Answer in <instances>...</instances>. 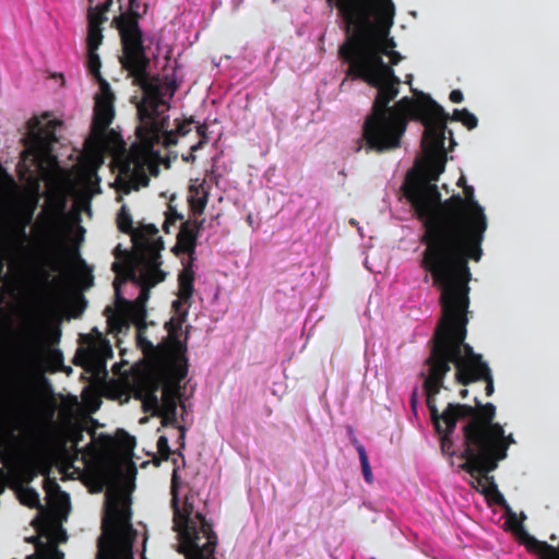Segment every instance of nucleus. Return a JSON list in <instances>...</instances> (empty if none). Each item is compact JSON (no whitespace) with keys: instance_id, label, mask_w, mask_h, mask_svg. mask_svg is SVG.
<instances>
[{"instance_id":"nucleus-1","label":"nucleus","mask_w":559,"mask_h":559,"mask_svg":"<svg viewBox=\"0 0 559 559\" xmlns=\"http://www.w3.org/2000/svg\"><path fill=\"white\" fill-rule=\"evenodd\" d=\"M413 92L417 98L402 97L392 106L391 114L373 119L372 126L368 121L362 126V140L366 151L384 152L400 146L409 120L420 121L425 131L421 146L426 158L418 173L407 175L403 185V193L414 210L415 216L424 225L437 203H440L441 193L436 182L445 168V134L450 135L451 144H455L452 131L447 128L445 110L430 95L423 92Z\"/></svg>"},{"instance_id":"nucleus-2","label":"nucleus","mask_w":559,"mask_h":559,"mask_svg":"<svg viewBox=\"0 0 559 559\" xmlns=\"http://www.w3.org/2000/svg\"><path fill=\"white\" fill-rule=\"evenodd\" d=\"M337 8L345 23L346 38L338 56L347 64L346 78L361 80L377 88L371 110L366 117L368 127L373 119L391 114L390 103L399 95L401 79L383 61L396 43L390 37L395 5L392 0H326Z\"/></svg>"},{"instance_id":"nucleus-3","label":"nucleus","mask_w":559,"mask_h":559,"mask_svg":"<svg viewBox=\"0 0 559 559\" xmlns=\"http://www.w3.org/2000/svg\"><path fill=\"white\" fill-rule=\"evenodd\" d=\"M437 203L424 224L420 242L425 246L421 265L432 280H473L468 261L478 262L488 227L484 207L472 186Z\"/></svg>"},{"instance_id":"nucleus-4","label":"nucleus","mask_w":559,"mask_h":559,"mask_svg":"<svg viewBox=\"0 0 559 559\" xmlns=\"http://www.w3.org/2000/svg\"><path fill=\"white\" fill-rule=\"evenodd\" d=\"M469 282H433L441 292L440 304L442 314L430 340L431 348L425 365L428 373L424 389L431 395H438L444 388L443 382L451 364L455 368V381L462 385L484 381L486 395L495 392L493 376L488 364L480 354L465 342L467 336V312L469 306Z\"/></svg>"},{"instance_id":"nucleus-5","label":"nucleus","mask_w":559,"mask_h":559,"mask_svg":"<svg viewBox=\"0 0 559 559\" xmlns=\"http://www.w3.org/2000/svg\"><path fill=\"white\" fill-rule=\"evenodd\" d=\"M64 369L59 349L25 348L20 369L0 388V437L11 439L32 415L36 404L34 378Z\"/></svg>"},{"instance_id":"nucleus-6","label":"nucleus","mask_w":559,"mask_h":559,"mask_svg":"<svg viewBox=\"0 0 559 559\" xmlns=\"http://www.w3.org/2000/svg\"><path fill=\"white\" fill-rule=\"evenodd\" d=\"M476 417L462 427L464 460L461 468L466 473H491L508 455L510 445L515 443L513 435H506L504 428L495 423L497 408L492 403H481L474 397Z\"/></svg>"},{"instance_id":"nucleus-7","label":"nucleus","mask_w":559,"mask_h":559,"mask_svg":"<svg viewBox=\"0 0 559 559\" xmlns=\"http://www.w3.org/2000/svg\"><path fill=\"white\" fill-rule=\"evenodd\" d=\"M132 239L138 247L136 252L124 250L120 245L114 250V280H164L159 253L164 242L157 227L143 224L134 229Z\"/></svg>"},{"instance_id":"nucleus-8","label":"nucleus","mask_w":559,"mask_h":559,"mask_svg":"<svg viewBox=\"0 0 559 559\" xmlns=\"http://www.w3.org/2000/svg\"><path fill=\"white\" fill-rule=\"evenodd\" d=\"M118 32L121 41L119 62L132 84L143 91L144 98L163 92L159 79L150 74L151 61L145 52L143 32L134 17H120Z\"/></svg>"},{"instance_id":"nucleus-9","label":"nucleus","mask_w":559,"mask_h":559,"mask_svg":"<svg viewBox=\"0 0 559 559\" xmlns=\"http://www.w3.org/2000/svg\"><path fill=\"white\" fill-rule=\"evenodd\" d=\"M102 530L96 559H133L132 539L135 531L129 508L121 506L118 500L110 502L103 518Z\"/></svg>"},{"instance_id":"nucleus-10","label":"nucleus","mask_w":559,"mask_h":559,"mask_svg":"<svg viewBox=\"0 0 559 559\" xmlns=\"http://www.w3.org/2000/svg\"><path fill=\"white\" fill-rule=\"evenodd\" d=\"M174 464L175 467L173 469L170 484V503L174 512V530L178 532L181 544L198 542L203 538L210 539V537L216 534L213 531L212 524L202 513H194L192 492L186 495L182 509L179 507V467L177 466L176 460H174Z\"/></svg>"},{"instance_id":"nucleus-11","label":"nucleus","mask_w":559,"mask_h":559,"mask_svg":"<svg viewBox=\"0 0 559 559\" xmlns=\"http://www.w3.org/2000/svg\"><path fill=\"white\" fill-rule=\"evenodd\" d=\"M164 93L153 95L138 106L140 124L135 129L136 138L146 152L153 151L160 143V136L165 128L169 127V117L164 111L169 109V104L164 100Z\"/></svg>"},{"instance_id":"nucleus-12","label":"nucleus","mask_w":559,"mask_h":559,"mask_svg":"<svg viewBox=\"0 0 559 559\" xmlns=\"http://www.w3.org/2000/svg\"><path fill=\"white\" fill-rule=\"evenodd\" d=\"M427 397V407L436 432L440 436L441 450L443 453L454 455V442L452 435L460 419L473 420L476 417L475 404L449 403L442 413H439L436 405V396L431 395L429 389H424Z\"/></svg>"},{"instance_id":"nucleus-13","label":"nucleus","mask_w":559,"mask_h":559,"mask_svg":"<svg viewBox=\"0 0 559 559\" xmlns=\"http://www.w3.org/2000/svg\"><path fill=\"white\" fill-rule=\"evenodd\" d=\"M136 346L143 355L151 360L155 367L167 378L169 386L176 391L188 374L185 366H177L173 362L167 346L163 343L154 345L145 335L147 323L144 319H136Z\"/></svg>"},{"instance_id":"nucleus-14","label":"nucleus","mask_w":559,"mask_h":559,"mask_svg":"<svg viewBox=\"0 0 559 559\" xmlns=\"http://www.w3.org/2000/svg\"><path fill=\"white\" fill-rule=\"evenodd\" d=\"M117 5L118 15L114 16L112 23L118 29V20L120 17H134L139 23L141 16V2L140 0H106L102 4H97L95 8H90L87 13L88 27L86 36V48L87 50H98L103 44L104 35L102 24L107 21L106 12L109 11L110 7Z\"/></svg>"},{"instance_id":"nucleus-15","label":"nucleus","mask_w":559,"mask_h":559,"mask_svg":"<svg viewBox=\"0 0 559 559\" xmlns=\"http://www.w3.org/2000/svg\"><path fill=\"white\" fill-rule=\"evenodd\" d=\"M504 525L524 545L528 552L535 555L538 559H559V545L552 546L547 542H542L531 535L523 526L522 521L526 516L522 513V520H519L516 513L511 507L504 509Z\"/></svg>"},{"instance_id":"nucleus-16","label":"nucleus","mask_w":559,"mask_h":559,"mask_svg":"<svg viewBox=\"0 0 559 559\" xmlns=\"http://www.w3.org/2000/svg\"><path fill=\"white\" fill-rule=\"evenodd\" d=\"M92 441L84 448V455L97 461V474L100 479L106 480L116 463L112 460L116 453V439L108 433L97 435L94 429L88 430Z\"/></svg>"},{"instance_id":"nucleus-17","label":"nucleus","mask_w":559,"mask_h":559,"mask_svg":"<svg viewBox=\"0 0 559 559\" xmlns=\"http://www.w3.org/2000/svg\"><path fill=\"white\" fill-rule=\"evenodd\" d=\"M178 222H181V225L177 234L176 248H178L183 253H188L191 257L192 253L194 252L199 230L203 224V221H183V215L177 211V209L171 204L170 201L165 212L163 230L166 234H170V228L174 227Z\"/></svg>"},{"instance_id":"nucleus-18","label":"nucleus","mask_w":559,"mask_h":559,"mask_svg":"<svg viewBox=\"0 0 559 559\" xmlns=\"http://www.w3.org/2000/svg\"><path fill=\"white\" fill-rule=\"evenodd\" d=\"M115 95L106 80H102L100 93L95 97L92 134L103 140L115 117Z\"/></svg>"},{"instance_id":"nucleus-19","label":"nucleus","mask_w":559,"mask_h":559,"mask_svg":"<svg viewBox=\"0 0 559 559\" xmlns=\"http://www.w3.org/2000/svg\"><path fill=\"white\" fill-rule=\"evenodd\" d=\"M188 311L185 310L180 318H171L165 323V329L168 335L163 340V343L167 346L168 354L177 366H185L188 369L187 345L180 341L179 332L182 323L186 321Z\"/></svg>"},{"instance_id":"nucleus-20","label":"nucleus","mask_w":559,"mask_h":559,"mask_svg":"<svg viewBox=\"0 0 559 559\" xmlns=\"http://www.w3.org/2000/svg\"><path fill=\"white\" fill-rule=\"evenodd\" d=\"M68 263L64 269L58 272H51L49 277H60L64 280H94L93 267L88 265L80 255L76 249L68 247Z\"/></svg>"},{"instance_id":"nucleus-21","label":"nucleus","mask_w":559,"mask_h":559,"mask_svg":"<svg viewBox=\"0 0 559 559\" xmlns=\"http://www.w3.org/2000/svg\"><path fill=\"white\" fill-rule=\"evenodd\" d=\"M119 180L122 182L127 181V191L131 189H138L140 185L146 186L150 181L144 165L141 160L134 157H128L120 164Z\"/></svg>"},{"instance_id":"nucleus-22","label":"nucleus","mask_w":559,"mask_h":559,"mask_svg":"<svg viewBox=\"0 0 559 559\" xmlns=\"http://www.w3.org/2000/svg\"><path fill=\"white\" fill-rule=\"evenodd\" d=\"M129 282H112V285H114V288H115V298H116V302L120 306H131V304L126 300L123 297H122V287L123 285L128 284ZM134 286L139 287L140 288V292H139V295L138 297L135 298L134 302H133V306L139 310L140 312V318L139 319H144L145 320V314H146V302L150 298V292H151V288L154 287L156 284H158L159 282H131Z\"/></svg>"},{"instance_id":"nucleus-23","label":"nucleus","mask_w":559,"mask_h":559,"mask_svg":"<svg viewBox=\"0 0 559 559\" xmlns=\"http://www.w3.org/2000/svg\"><path fill=\"white\" fill-rule=\"evenodd\" d=\"M468 474L476 478L477 483L483 487V493L486 496L489 503L497 504L503 510L510 507L504 496L499 491L493 476H490L489 473L483 472H474Z\"/></svg>"},{"instance_id":"nucleus-24","label":"nucleus","mask_w":559,"mask_h":559,"mask_svg":"<svg viewBox=\"0 0 559 559\" xmlns=\"http://www.w3.org/2000/svg\"><path fill=\"white\" fill-rule=\"evenodd\" d=\"M217 545V536L213 535L205 543L201 540L181 544V552L185 554L187 559H216L214 557L215 548Z\"/></svg>"},{"instance_id":"nucleus-25","label":"nucleus","mask_w":559,"mask_h":559,"mask_svg":"<svg viewBox=\"0 0 559 559\" xmlns=\"http://www.w3.org/2000/svg\"><path fill=\"white\" fill-rule=\"evenodd\" d=\"M73 362L87 371H93L104 366V360L95 346L78 348Z\"/></svg>"},{"instance_id":"nucleus-26","label":"nucleus","mask_w":559,"mask_h":559,"mask_svg":"<svg viewBox=\"0 0 559 559\" xmlns=\"http://www.w3.org/2000/svg\"><path fill=\"white\" fill-rule=\"evenodd\" d=\"M177 127L176 130L168 131L165 128L163 134L160 136V142H163L164 146L169 147L177 144L178 135L185 136L191 131V126L195 122L193 117L187 118L182 121L176 120Z\"/></svg>"},{"instance_id":"nucleus-27","label":"nucleus","mask_w":559,"mask_h":559,"mask_svg":"<svg viewBox=\"0 0 559 559\" xmlns=\"http://www.w3.org/2000/svg\"><path fill=\"white\" fill-rule=\"evenodd\" d=\"M189 192L191 193L189 197V205L194 215L203 214L206 204H207V192L204 191L202 185L200 186H191L189 188Z\"/></svg>"},{"instance_id":"nucleus-28","label":"nucleus","mask_w":559,"mask_h":559,"mask_svg":"<svg viewBox=\"0 0 559 559\" xmlns=\"http://www.w3.org/2000/svg\"><path fill=\"white\" fill-rule=\"evenodd\" d=\"M16 493L20 502L31 509H38L43 511L38 492L28 486L19 485L16 487Z\"/></svg>"},{"instance_id":"nucleus-29","label":"nucleus","mask_w":559,"mask_h":559,"mask_svg":"<svg viewBox=\"0 0 559 559\" xmlns=\"http://www.w3.org/2000/svg\"><path fill=\"white\" fill-rule=\"evenodd\" d=\"M67 199L61 192H50L47 197V206L44 209L52 215L59 224V216L63 214Z\"/></svg>"},{"instance_id":"nucleus-30","label":"nucleus","mask_w":559,"mask_h":559,"mask_svg":"<svg viewBox=\"0 0 559 559\" xmlns=\"http://www.w3.org/2000/svg\"><path fill=\"white\" fill-rule=\"evenodd\" d=\"M447 117L448 121H460L464 127H466L468 130H473L478 124L477 117L468 111L466 108L464 109H454L452 115H449L445 112L444 115Z\"/></svg>"},{"instance_id":"nucleus-31","label":"nucleus","mask_w":559,"mask_h":559,"mask_svg":"<svg viewBox=\"0 0 559 559\" xmlns=\"http://www.w3.org/2000/svg\"><path fill=\"white\" fill-rule=\"evenodd\" d=\"M116 451L121 450L126 453H131L135 448V438L129 435L123 429H118L116 432Z\"/></svg>"},{"instance_id":"nucleus-32","label":"nucleus","mask_w":559,"mask_h":559,"mask_svg":"<svg viewBox=\"0 0 559 559\" xmlns=\"http://www.w3.org/2000/svg\"><path fill=\"white\" fill-rule=\"evenodd\" d=\"M117 226L121 233L128 234L131 236L135 229L133 227L132 216H131L127 205H122L117 215Z\"/></svg>"},{"instance_id":"nucleus-33","label":"nucleus","mask_w":559,"mask_h":559,"mask_svg":"<svg viewBox=\"0 0 559 559\" xmlns=\"http://www.w3.org/2000/svg\"><path fill=\"white\" fill-rule=\"evenodd\" d=\"M86 66L90 73L99 82V86H102V80L104 79L100 74L102 61L97 50H87Z\"/></svg>"},{"instance_id":"nucleus-34","label":"nucleus","mask_w":559,"mask_h":559,"mask_svg":"<svg viewBox=\"0 0 559 559\" xmlns=\"http://www.w3.org/2000/svg\"><path fill=\"white\" fill-rule=\"evenodd\" d=\"M162 424L164 426L177 425V404L174 397L167 399L165 401Z\"/></svg>"},{"instance_id":"nucleus-35","label":"nucleus","mask_w":559,"mask_h":559,"mask_svg":"<svg viewBox=\"0 0 559 559\" xmlns=\"http://www.w3.org/2000/svg\"><path fill=\"white\" fill-rule=\"evenodd\" d=\"M357 453L359 456L364 478H365L366 483L372 484V481H373L372 471H371V466L369 464V460H368V455H367L365 447L358 445Z\"/></svg>"},{"instance_id":"nucleus-36","label":"nucleus","mask_w":559,"mask_h":559,"mask_svg":"<svg viewBox=\"0 0 559 559\" xmlns=\"http://www.w3.org/2000/svg\"><path fill=\"white\" fill-rule=\"evenodd\" d=\"M33 540L37 549L44 550V552L46 554V559H64L63 552L60 551L56 546L45 544L36 538H34Z\"/></svg>"},{"instance_id":"nucleus-37","label":"nucleus","mask_w":559,"mask_h":559,"mask_svg":"<svg viewBox=\"0 0 559 559\" xmlns=\"http://www.w3.org/2000/svg\"><path fill=\"white\" fill-rule=\"evenodd\" d=\"M193 283L194 282H179L178 298L188 307L191 305L190 300L194 292Z\"/></svg>"},{"instance_id":"nucleus-38","label":"nucleus","mask_w":559,"mask_h":559,"mask_svg":"<svg viewBox=\"0 0 559 559\" xmlns=\"http://www.w3.org/2000/svg\"><path fill=\"white\" fill-rule=\"evenodd\" d=\"M45 489L48 492H50L52 490H57L58 491V502H59L61 508L63 506H67V507L70 506V497H69V495L67 492L60 490V487H59V485L57 484L56 480L47 479L46 480Z\"/></svg>"},{"instance_id":"nucleus-39","label":"nucleus","mask_w":559,"mask_h":559,"mask_svg":"<svg viewBox=\"0 0 559 559\" xmlns=\"http://www.w3.org/2000/svg\"><path fill=\"white\" fill-rule=\"evenodd\" d=\"M197 133L200 136V140L198 143L192 145V152H197L198 150L202 148L205 144H207L209 135L206 123L199 124L197 127Z\"/></svg>"},{"instance_id":"nucleus-40","label":"nucleus","mask_w":559,"mask_h":559,"mask_svg":"<svg viewBox=\"0 0 559 559\" xmlns=\"http://www.w3.org/2000/svg\"><path fill=\"white\" fill-rule=\"evenodd\" d=\"M157 450L162 460L167 461L173 453L168 439L165 436H160L157 440Z\"/></svg>"},{"instance_id":"nucleus-41","label":"nucleus","mask_w":559,"mask_h":559,"mask_svg":"<svg viewBox=\"0 0 559 559\" xmlns=\"http://www.w3.org/2000/svg\"><path fill=\"white\" fill-rule=\"evenodd\" d=\"M384 56L389 57L390 61L386 63V66H390L391 69H393L394 66L399 64L400 61L403 59L402 55L396 50H391Z\"/></svg>"},{"instance_id":"nucleus-42","label":"nucleus","mask_w":559,"mask_h":559,"mask_svg":"<svg viewBox=\"0 0 559 559\" xmlns=\"http://www.w3.org/2000/svg\"><path fill=\"white\" fill-rule=\"evenodd\" d=\"M177 280H180V281H183V280H194V272L192 270L191 262L188 265H185L182 271L179 273Z\"/></svg>"},{"instance_id":"nucleus-43","label":"nucleus","mask_w":559,"mask_h":559,"mask_svg":"<svg viewBox=\"0 0 559 559\" xmlns=\"http://www.w3.org/2000/svg\"><path fill=\"white\" fill-rule=\"evenodd\" d=\"M109 323L111 326L116 328L118 330V332H122L123 329L129 328V323L123 317H119L117 319H110Z\"/></svg>"},{"instance_id":"nucleus-44","label":"nucleus","mask_w":559,"mask_h":559,"mask_svg":"<svg viewBox=\"0 0 559 559\" xmlns=\"http://www.w3.org/2000/svg\"><path fill=\"white\" fill-rule=\"evenodd\" d=\"M185 305H186V304H185L182 300H180L179 298L173 301L171 307H173V310L178 314V318H180L181 313H182L185 310H187V311H188V308H189V307H188V306H187V307H183Z\"/></svg>"},{"instance_id":"nucleus-45","label":"nucleus","mask_w":559,"mask_h":559,"mask_svg":"<svg viewBox=\"0 0 559 559\" xmlns=\"http://www.w3.org/2000/svg\"><path fill=\"white\" fill-rule=\"evenodd\" d=\"M449 98H450V100L452 103L459 104V103L463 102L464 96H463V93L460 90H453L450 93Z\"/></svg>"},{"instance_id":"nucleus-46","label":"nucleus","mask_w":559,"mask_h":559,"mask_svg":"<svg viewBox=\"0 0 559 559\" xmlns=\"http://www.w3.org/2000/svg\"><path fill=\"white\" fill-rule=\"evenodd\" d=\"M177 83L175 80H170L168 82L165 83V90L166 92H168L169 94V98H173V96L175 95L176 91H177Z\"/></svg>"},{"instance_id":"nucleus-47","label":"nucleus","mask_w":559,"mask_h":559,"mask_svg":"<svg viewBox=\"0 0 559 559\" xmlns=\"http://www.w3.org/2000/svg\"><path fill=\"white\" fill-rule=\"evenodd\" d=\"M83 430H75L72 435V441L75 448L80 444V442L83 440Z\"/></svg>"},{"instance_id":"nucleus-48","label":"nucleus","mask_w":559,"mask_h":559,"mask_svg":"<svg viewBox=\"0 0 559 559\" xmlns=\"http://www.w3.org/2000/svg\"><path fill=\"white\" fill-rule=\"evenodd\" d=\"M178 430H179V443H180V447L183 448L185 447V437H186V428L183 426H177Z\"/></svg>"},{"instance_id":"nucleus-49","label":"nucleus","mask_w":559,"mask_h":559,"mask_svg":"<svg viewBox=\"0 0 559 559\" xmlns=\"http://www.w3.org/2000/svg\"><path fill=\"white\" fill-rule=\"evenodd\" d=\"M4 180L5 182L8 183V186L13 189V190H16L17 189V186H16V182L15 180L13 179V177L9 174H5L4 175Z\"/></svg>"},{"instance_id":"nucleus-50","label":"nucleus","mask_w":559,"mask_h":559,"mask_svg":"<svg viewBox=\"0 0 559 559\" xmlns=\"http://www.w3.org/2000/svg\"><path fill=\"white\" fill-rule=\"evenodd\" d=\"M7 474L3 468H0V493L3 492L5 488Z\"/></svg>"},{"instance_id":"nucleus-51","label":"nucleus","mask_w":559,"mask_h":559,"mask_svg":"<svg viewBox=\"0 0 559 559\" xmlns=\"http://www.w3.org/2000/svg\"><path fill=\"white\" fill-rule=\"evenodd\" d=\"M36 550H37L36 554L27 556L26 559H46V554L44 552V550H40L37 548H36Z\"/></svg>"},{"instance_id":"nucleus-52","label":"nucleus","mask_w":559,"mask_h":559,"mask_svg":"<svg viewBox=\"0 0 559 559\" xmlns=\"http://www.w3.org/2000/svg\"><path fill=\"white\" fill-rule=\"evenodd\" d=\"M182 159L185 162H190V163H193L195 160V155H194V152H192V147L190 148V153L188 156H182Z\"/></svg>"},{"instance_id":"nucleus-53","label":"nucleus","mask_w":559,"mask_h":559,"mask_svg":"<svg viewBox=\"0 0 559 559\" xmlns=\"http://www.w3.org/2000/svg\"><path fill=\"white\" fill-rule=\"evenodd\" d=\"M416 399H417V390L415 389L413 391V394H412V399H411V404H412V407L415 408V405H416Z\"/></svg>"},{"instance_id":"nucleus-54","label":"nucleus","mask_w":559,"mask_h":559,"mask_svg":"<svg viewBox=\"0 0 559 559\" xmlns=\"http://www.w3.org/2000/svg\"><path fill=\"white\" fill-rule=\"evenodd\" d=\"M457 186L463 187V188H464V186H468V185L466 183V179H465V176H464V175H462V176L459 178V180H457Z\"/></svg>"},{"instance_id":"nucleus-55","label":"nucleus","mask_w":559,"mask_h":559,"mask_svg":"<svg viewBox=\"0 0 559 559\" xmlns=\"http://www.w3.org/2000/svg\"><path fill=\"white\" fill-rule=\"evenodd\" d=\"M460 397L461 399H466L468 396V390L467 389H462L459 393Z\"/></svg>"},{"instance_id":"nucleus-56","label":"nucleus","mask_w":559,"mask_h":559,"mask_svg":"<svg viewBox=\"0 0 559 559\" xmlns=\"http://www.w3.org/2000/svg\"><path fill=\"white\" fill-rule=\"evenodd\" d=\"M353 444L355 445V448L357 449L358 445H362L356 438H354L352 440Z\"/></svg>"},{"instance_id":"nucleus-57","label":"nucleus","mask_w":559,"mask_h":559,"mask_svg":"<svg viewBox=\"0 0 559 559\" xmlns=\"http://www.w3.org/2000/svg\"><path fill=\"white\" fill-rule=\"evenodd\" d=\"M413 76L412 75H408L407 76V83L411 84V81H412Z\"/></svg>"},{"instance_id":"nucleus-58","label":"nucleus","mask_w":559,"mask_h":559,"mask_svg":"<svg viewBox=\"0 0 559 559\" xmlns=\"http://www.w3.org/2000/svg\"><path fill=\"white\" fill-rule=\"evenodd\" d=\"M146 12V4H143V12L142 13H145Z\"/></svg>"},{"instance_id":"nucleus-59","label":"nucleus","mask_w":559,"mask_h":559,"mask_svg":"<svg viewBox=\"0 0 559 559\" xmlns=\"http://www.w3.org/2000/svg\"><path fill=\"white\" fill-rule=\"evenodd\" d=\"M88 1H90V3H93L94 0H88Z\"/></svg>"}]
</instances>
